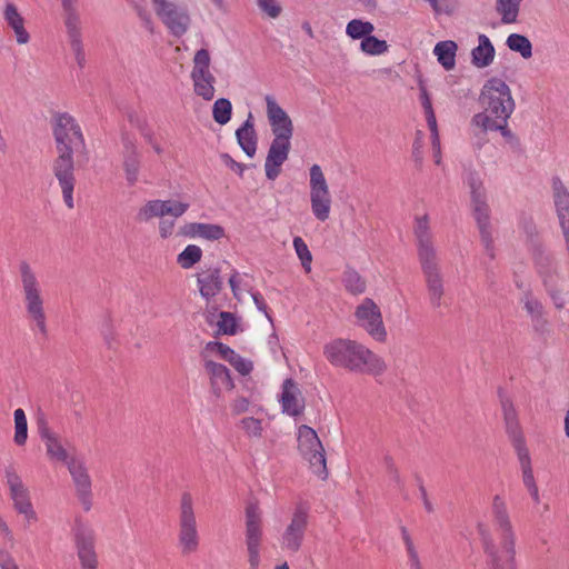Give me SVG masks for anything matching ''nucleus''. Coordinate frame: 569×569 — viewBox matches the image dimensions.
<instances>
[{"instance_id": "obj_1", "label": "nucleus", "mask_w": 569, "mask_h": 569, "mask_svg": "<svg viewBox=\"0 0 569 569\" xmlns=\"http://www.w3.org/2000/svg\"><path fill=\"white\" fill-rule=\"evenodd\" d=\"M264 101L266 114L272 133V141L264 160V171L266 177L273 181L279 177L282 164L289 158L295 127L292 119L274 97L267 94Z\"/></svg>"}, {"instance_id": "obj_2", "label": "nucleus", "mask_w": 569, "mask_h": 569, "mask_svg": "<svg viewBox=\"0 0 569 569\" xmlns=\"http://www.w3.org/2000/svg\"><path fill=\"white\" fill-rule=\"evenodd\" d=\"M327 361L336 367L356 373L380 376L387 370L385 360L363 343L345 338H336L323 347Z\"/></svg>"}, {"instance_id": "obj_3", "label": "nucleus", "mask_w": 569, "mask_h": 569, "mask_svg": "<svg viewBox=\"0 0 569 569\" xmlns=\"http://www.w3.org/2000/svg\"><path fill=\"white\" fill-rule=\"evenodd\" d=\"M413 233L417 239L418 258L425 278L428 299L430 306L433 309H438L442 305L445 283L427 214L416 217Z\"/></svg>"}, {"instance_id": "obj_4", "label": "nucleus", "mask_w": 569, "mask_h": 569, "mask_svg": "<svg viewBox=\"0 0 569 569\" xmlns=\"http://www.w3.org/2000/svg\"><path fill=\"white\" fill-rule=\"evenodd\" d=\"M492 515L500 535L498 546L485 545V552L489 558L490 569H517L516 536L509 518L505 500L496 496L492 501Z\"/></svg>"}, {"instance_id": "obj_5", "label": "nucleus", "mask_w": 569, "mask_h": 569, "mask_svg": "<svg viewBox=\"0 0 569 569\" xmlns=\"http://www.w3.org/2000/svg\"><path fill=\"white\" fill-rule=\"evenodd\" d=\"M532 263L541 286L555 309L562 310L568 303L569 296V290L565 283L563 266L569 269V264L562 262L553 252L542 248L535 250Z\"/></svg>"}, {"instance_id": "obj_6", "label": "nucleus", "mask_w": 569, "mask_h": 569, "mask_svg": "<svg viewBox=\"0 0 569 569\" xmlns=\"http://www.w3.org/2000/svg\"><path fill=\"white\" fill-rule=\"evenodd\" d=\"M18 272L26 319L31 330L39 332L41 336H47L46 299L38 276L28 261H20Z\"/></svg>"}, {"instance_id": "obj_7", "label": "nucleus", "mask_w": 569, "mask_h": 569, "mask_svg": "<svg viewBox=\"0 0 569 569\" xmlns=\"http://www.w3.org/2000/svg\"><path fill=\"white\" fill-rule=\"evenodd\" d=\"M501 410L506 433L517 453L521 467L523 485L535 502H539V490L533 477L531 458L526 445V438L518 418V412L509 398L501 399Z\"/></svg>"}, {"instance_id": "obj_8", "label": "nucleus", "mask_w": 569, "mask_h": 569, "mask_svg": "<svg viewBox=\"0 0 569 569\" xmlns=\"http://www.w3.org/2000/svg\"><path fill=\"white\" fill-rule=\"evenodd\" d=\"M479 103L483 111L477 114L486 116L491 121L498 119V122L503 123L505 119H510L516 108L509 86L498 78H491L483 84Z\"/></svg>"}, {"instance_id": "obj_9", "label": "nucleus", "mask_w": 569, "mask_h": 569, "mask_svg": "<svg viewBox=\"0 0 569 569\" xmlns=\"http://www.w3.org/2000/svg\"><path fill=\"white\" fill-rule=\"evenodd\" d=\"M188 202L177 200H149L140 207L137 219L141 222H148L159 218L158 232L161 239H169L178 236L176 232V219L182 217L189 209Z\"/></svg>"}, {"instance_id": "obj_10", "label": "nucleus", "mask_w": 569, "mask_h": 569, "mask_svg": "<svg viewBox=\"0 0 569 569\" xmlns=\"http://www.w3.org/2000/svg\"><path fill=\"white\" fill-rule=\"evenodd\" d=\"M178 546L182 556L196 553L200 546V535L194 512V501L190 492H183L179 503Z\"/></svg>"}, {"instance_id": "obj_11", "label": "nucleus", "mask_w": 569, "mask_h": 569, "mask_svg": "<svg viewBox=\"0 0 569 569\" xmlns=\"http://www.w3.org/2000/svg\"><path fill=\"white\" fill-rule=\"evenodd\" d=\"M298 450L302 458L309 463L313 475L321 480L328 477L325 448L317 432L309 426L301 425L297 430Z\"/></svg>"}, {"instance_id": "obj_12", "label": "nucleus", "mask_w": 569, "mask_h": 569, "mask_svg": "<svg viewBox=\"0 0 569 569\" xmlns=\"http://www.w3.org/2000/svg\"><path fill=\"white\" fill-rule=\"evenodd\" d=\"M244 542L250 569H258L261 562L263 545L262 511L256 503H250L244 511Z\"/></svg>"}, {"instance_id": "obj_13", "label": "nucleus", "mask_w": 569, "mask_h": 569, "mask_svg": "<svg viewBox=\"0 0 569 569\" xmlns=\"http://www.w3.org/2000/svg\"><path fill=\"white\" fill-rule=\"evenodd\" d=\"M468 186L470 188L472 211L479 228L481 241L488 253L493 257V240L490 229V209L487 203L486 190L482 181L473 174L469 177Z\"/></svg>"}, {"instance_id": "obj_14", "label": "nucleus", "mask_w": 569, "mask_h": 569, "mask_svg": "<svg viewBox=\"0 0 569 569\" xmlns=\"http://www.w3.org/2000/svg\"><path fill=\"white\" fill-rule=\"evenodd\" d=\"M309 197L313 217L325 222L329 219L332 208V197L325 173L319 164H312L309 170Z\"/></svg>"}, {"instance_id": "obj_15", "label": "nucleus", "mask_w": 569, "mask_h": 569, "mask_svg": "<svg viewBox=\"0 0 569 569\" xmlns=\"http://www.w3.org/2000/svg\"><path fill=\"white\" fill-rule=\"evenodd\" d=\"M53 136L57 151L76 153L86 150L81 128L69 113H59L54 117Z\"/></svg>"}, {"instance_id": "obj_16", "label": "nucleus", "mask_w": 569, "mask_h": 569, "mask_svg": "<svg viewBox=\"0 0 569 569\" xmlns=\"http://www.w3.org/2000/svg\"><path fill=\"white\" fill-rule=\"evenodd\" d=\"M6 483L13 509L19 516H22L24 526L36 525L39 521V516L33 507L30 490L14 469H6Z\"/></svg>"}, {"instance_id": "obj_17", "label": "nucleus", "mask_w": 569, "mask_h": 569, "mask_svg": "<svg viewBox=\"0 0 569 569\" xmlns=\"http://www.w3.org/2000/svg\"><path fill=\"white\" fill-rule=\"evenodd\" d=\"M211 58L207 49H200L192 59L190 78L194 93L204 101H211L216 94V77L210 70Z\"/></svg>"}, {"instance_id": "obj_18", "label": "nucleus", "mask_w": 569, "mask_h": 569, "mask_svg": "<svg viewBox=\"0 0 569 569\" xmlns=\"http://www.w3.org/2000/svg\"><path fill=\"white\" fill-rule=\"evenodd\" d=\"M355 319L358 327L363 329L373 340L385 342L387 330L382 320L379 306L370 298L363 299L355 310Z\"/></svg>"}, {"instance_id": "obj_19", "label": "nucleus", "mask_w": 569, "mask_h": 569, "mask_svg": "<svg viewBox=\"0 0 569 569\" xmlns=\"http://www.w3.org/2000/svg\"><path fill=\"white\" fill-rule=\"evenodd\" d=\"M156 14L176 37L183 36L190 27L191 19L188 11L169 0H152Z\"/></svg>"}, {"instance_id": "obj_20", "label": "nucleus", "mask_w": 569, "mask_h": 569, "mask_svg": "<svg viewBox=\"0 0 569 569\" xmlns=\"http://www.w3.org/2000/svg\"><path fill=\"white\" fill-rule=\"evenodd\" d=\"M58 157L53 161L52 170L54 177L59 181L62 191V197L66 206L69 209L74 207L73 203V189H74V162L73 152L57 151Z\"/></svg>"}, {"instance_id": "obj_21", "label": "nucleus", "mask_w": 569, "mask_h": 569, "mask_svg": "<svg viewBox=\"0 0 569 569\" xmlns=\"http://www.w3.org/2000/svg\"><path fill=\"white\" fill-rule=\"evenodd\" d=\"M307 527V511L302 508H297L291 515L289 523L280 535L279 543L281 549L287 552H298L302 546Z\"/></svg>"}, {"instance_id": "obj_22", "label": "nucleus", "mask_w": 569, "mask_h": 569, "mask_svg": "<svg viewBox=\"0 0 569 569\" xmlns=\"http://www.w3.org/2000/svg\"><path fill=\"white\" fill-rule=\"evenodd\" d=\"M68 469L77 489V493L86 510L91 507V477L83 461L71 458L68 462Z\"/></svg>"}, {"instance_id": "obj_23", "label": "nucleus", "mask_w": 569, "mask_h": 569, "mask_svg": "<svg viewBox=\"0 0 569 569\" xmlns=\"http://www.w3.org/2000/svg\"><path fill=\"white\" fill-rule=\"evenodd\" d=\"M203 367L210 381L211 392L216 398H221L224 392L233 389L234 385L226 366L206 360Z\"/></svg>"}, {"instance_id": "obj_24", "label": "nucleus", "mask_w": 569, "mask_h": 569, "mask_svg": "<svg viewBox=\"0 0 569 569\" xmlns=\"http://www.w3.org/2000/svg\"><path fill=\"white\" fill-rule=\"evenodd\" d=\"M2 18L7 27L12 31L19 46L28 44L31 36L26 28V19L12 1H6L2 9Z\"/></svg>"}, {"instance_id": "obj_25", "label": "nucleus", "mask_w": 569, "mask_h": 569, "mask_svg": "<svg viewBox=\"0 0 569 569\" xmlns=\"http://www.w3.org/2000/svg\"><path fill=\"white\" fill-rule=\"evenodd\" d=\"M78 557L83 569H97L93 533L86 527H78L74 533Z\"/></svg>"}, {"instance_id": "obj_26", "label": "nucleus", "mask_w": 569, "mask_h": 569, "mask_svg": "<svg viewBox=\"0 0 569 569\" xmlns=\"http://www.w3.org/2000/svg\"><path fill=\"white\" fill-rule=\"evenodd\" d=\"M282 412L291 417H297L303 412L305 399L298 385L291 379H287L282 385L280 396Z\"/></svg>"}, {"instance_id": "obj_27", "label": "nucleus", "mask_w": 569, "mask_h": 569, "mask_svg": "<svg viewBox=\"0 0 569 569\" xmlns=\"http://www.w3.org/2000/svg\"><path fill=\"white\" fill-rule=\"evenodd\" d=\"M40 437L46 447V453L50 461L67 463L70 461L67 449L58 433L50 428L40 429Z\"/></svg>"}, {"instance_id": "obj_28", "label": "nucleus", "mask_w": 569, "mask_h": 569, "mask_svg": "<svg viewBox=\"0 0 569 569\" xmlns=\"http://www.w3.org/2000/svg\"><path fill=\"white\" fill-rule=\"evenodd\" d=\"M66 28L72 52L79 67L86 63V53L82 43L80 21L76 16H69L66 19Z\"/></svg>"}, {"instance_id": "obj_29", "label": "nucleus", "mask_w": 569, "mask_h": 569, "mask_svg": "<svg viewBox=\"0 0 569 569\" xmlns=\"http://www.w3.org/2000/svg\"><path fill=\"white\" fill-rule=\"evenodd\" d=\"M509 119L503 122L497 120H489L488 117L481 114H473L470 120V128L476 137L485 136L488 131H499L505 138H512V133L508 128Z\"/></svg>"}, {"instance_id": "obj_30", "label": "nucleus", "mask_w": 569, "mask_h": 569, "mask_svg": "<svg viewBox=\"0 0 569 569\" xmlns=\"http://www.w3.org/2000/svg\"><path fill=\"white\" fill-rule=\"evenodd\" d=\"M197 280L200 293L206 299L216 297L222 288V281L218 269H210L206 272L199 273Z\"/></svg>"}, {"instance_id": "obj_31", "label": "nucleus", "mask_w": 569, "mask_h": 569, "mask_svg": "<svg viewBox=\"0 0 569 569\" xmlns=\"http://www.w3.org/2000/svg\"><path fill=\"white\" fill-rule=\"evenodd\" d=\"M472 63L478 68L489 66L495 58V48L486 34L478 37V46L472 50Z\"/></svg>"}, {"instance_id": "obj_32", "label": "nucleus", "mask_w": 569, "mask_h": 569, "mask_svg": "<svg viewBox=\"0 0 569 569\" xmlns=\"http://www.w3.org/2000/svg\"><path fill=\"white\" fill-rule=\"evenodd\" d=\"M236 137L244 153L252 158L257 151V138L253 124L249 119L239 129H237Z\"/></svg>"}, {"instance_id": "obj_33", "label": "nucleus", "mask_w": 569, "mask_h": 569, "mask_svg": "<svg viewBox=\"0 0 569 569\" xmlns=\"http://www.w3.org/2000/svg\"><path fill=\"white\" fill-rule=\"evenodd\" d=\"M457 49V43L451 40L440 41L435 46L433 53L446 70L455 68Z\"/></svg>"}, {"instance_id": "obj_34", "label": "nucleus", "mask_w": 569, "mask_h": 569, "mask_svg": "<svg viewBox=\"0 0 569 569\" xmlns=\"http://www.w3.org/2000/svg\"><path fill=\"white\" fill-rule=\"evenodd\" d=\"M122 167L129 186H134L139 180L140 157L136 149H130L123 154Z\"/></svg>"}, {"instance_id": "obj_35", "label": "nucleus", "mask_w": 569, "mask_h": 569, "mask_svg": "<svg viewBox=\"0 0 569 569\" xmlns=\"http://www.w3.org/2000/svg\"><path fill=\"white\" fill-rule=\"evenodd\" d=\"M420 99H421V104H422V108L425 111L427 124H428V128L431 133L432 143L437 147L438 142H439L438 124H437L436 114H435V111L432 108L431 99H430L426 88H421Z\"/></svg>"}, {"instance_id": "obj_36", "label": "nucleus", "mask_w": 569, "mask_h": 569, "mask_svg": "<svg viewBox=\"0 0 569 569\" xmlns=\"http://www.w3.org/2000/svg\"><path fill=\"white\" fill-rule=\"evenodd\" d=\"M521 1L522 0H496V10L502 23L510 24L517 22Z\"/></svg>"}, {"instance_id": "obj_37", "label": "nucleus", "mask_w": 569, "mask_h": 569, "mask_svg": "<svg viewBox=\"0 0 569 569\" xmlns=\"http://www.w3.org/2000/svg\"><path fill=\"white\" fill-rule=\"evenodd\" d=\"M506 44L511 51L518 52L523 59L532 57V44L526 36L511 33L508 36Z\"/></svg>"}, {"instance_id": "obj_38", "label": "nucleus", "mask_w": 569, "mask_h": 569, "mask_svg": "<svg viewBox=\"0 0 569 569\" xmlns=\"http://www.w3.org/2000/svg\"><path fill=\"white\" fill-rule=\"evenodd\" d=\"M14 420V435L13 442L22 447L27 443L28 440V420L23 409L18 408L13 412Z\"/></svg>"}, {"instance_id": "obj_39", "label": "nucleus", "mask_w": 569, "mask_h": 569, "mask_svg": "<svg viewBox=\"0 0 569 569\" xmlns=\"http://www.w3.org/2000/svg\"><path fill=\"white\" fill-rule=\"evenodd\" d=\"M375 31V26L370 21L352 19L347 23L346 34L353 40L365 39Z\"/></svg>"}, {"instance_id": "obj_40", "label": "nucleus", "mask_w": 569, "mask_h": 569, "mask_svg": "<svg viewBox=\"0 0 569 569\" xmlns=\"http://www.w3.org/2000/svg\"><path fill=\"white\" fill-rule=\"evenodd\" d=\"M202 249L197 244H188L178 256L177 263L182 269H191L202 258Z\"/></svg>"}, {"instance_id": "obj_41", "label": "nucleus", "mask_w": 569, "mask_h": 569, "mask_svg": "<svg viewBox=\"0 0 569 569\" xmlns=\"http://www.w3.org/2000/svg\"><path fill=\"white\" fill-rule=\"evenodd\" d=\"M239 428L250 439H260L263 435V421L254 417H244L238 422Z\"/></svg>"}, {"instance_id": "obj_42", "label": "nucleus", "mask_w": 569, "mask_h": 569, "mask_svg": "<svg viewBox=\"0 0 569 569\" xmlns=\"http://www.w3.org/2000/svg\"><path fill=\"white\" fill-rule=\"evenodd\" d=\"M521 303L532 321H538L543 317L545 311L542 302L531 292H526L522 296Z\"/></svg>"}, {"instance_id": "obj_43", "label": "nucleus", "mask_w": 569, "mask_h": 569, "mask_svg": "<svg viewBox=\"0 0 569 569\" xmlns=\"http://www.w3.org/2000/svg\"><path fill=\"white\" fill-rule=\"evenodd\" d=\"M360 49L368 56H380L389 50V44L385 40H380L373 36H368L360 42Z\"/></svg>"}, {"instance_id": "obj_44", "label": "nucleus", "mask_w": 569, "mask_h": 569, "mask_svg": "<svg viewBox=\"0 0 569 569\" xmlns=\"http://www.w3.org/2000/svg\"><path fill=\"white\" fill-rule=\"evenodd\" d=\"M232 104L226 98H220L214 101L212 108V117L214 121L221 126L228 123L231 119Z\"/></svg>"}, {"instance_id": "obj_45", "label": "nucleus", "mask_w": 569, "mask_h": 569, "mask_svg": "<svg viewBox=\"0 0 569 569\" xmlns=\"http://www.w3.org/2000/svg\"><path fill=\"white\" fill-rule=\"evenodd\" d=\"M401 538L406 547L410 569H422L418 551L406 527H401Z\"/></svg>"}, {"instance_id": "obj_46", "label": "nucleus", "mask_w": 569, "mask_h": 569, "mask_svg": "<svg viewBox=\"0 0 569 569\" xmlns=\"http://www.w3.org/2000/svg\"><path fill=\"white\" fill-rule=\"evenodd\" d=\"M552 194L557 211L569 208V191L559 178L552 179Z\"/></svg>"}, {"instance_id": "obj_47", "label": "nucleus", "mask_w": 569, "mask_h": 569, "mask_svg": "<svg viewBox=\"0 0 569 569\" xmlns=\"http://www.w3.org/2000/svg\"><path fill=\"white\" fill-rule=\"evenodd\" d=\"M293 248L298 256V258L301 261V266L303 270L309 273L311 271V262H312V254L305 242V240L301 237H295L293 238Z\"/></svg>"}, {"instance_id": "obj_48", "label": "nucleus", "mask_w": 569, "mask_h": 569, "mask_svg": "<svg viewBox=\"0 0 569 569\" xmlns=\"http://www.w3.org/2000/svg\"><path fill=\"white\" fill-rule=\"evenodd\" d=\"M343 282L346 289L352 295H360L366 291V281L356 271H348L345 273Z\"/></svg>"}, {"instance_id": "obj_49", "label": "nucleus", "mask_w": 569, "mask_h": 569, "mask_svg": "<svg viewBox=\"0 0 569 569\" xmlns=\"http://www.w3.org/2000/svg\"><path fill=\"white\" fill-rule=\"evenodd\" d=\"M224 237V229L214 223L200 222L199 238L214 241Z\"/></svg>"}, {"instance_id": "obj_50", "label": "nucleus", "mask_w": 569, "mask_h": 569, "mask_svg": "<svg viewBox=\"0 0 569 569\" xmlns=\"http://www.w3.org/2000/svg\"><path fill=\"white\" fill-rule=\"evenodd\" d=\"M217 326L223 335H234L237 332V319L230 312H220Z\"/></svg>"}, {"instance_id": "obj_51", "label": "nucleus", "mask_w": 569, "mask_h": 569, "mask_svg": "<svg viewBox=\"0 0 569 569\" xmlns=\"http://www.w3.org/2000/svg\"><path fill=\"white\" fill-rule=\"evenodd\" d=\"M257 3L260 10L272 19L278 18L281 13V6L278 0H257Z\"/></svg>"}, {"instance_id": "obj_52", "label": "nucleus", "mask_w": 569, "mask_h": 569, "mask_svg": "<svg viewBox=\"0 0 569 569\" xmlns=\"http://www.w3.org/2000/svg\"><path fill=\"white\" fill-rule=\"evenodd\" d=\"M228 362L241 375H248L252 370V363L242 358L236 351L232 353Z\"/></svg>"}, {"instance_id": "obj_53", "label": "nucleus", "mask_w": 569, "mask_h": 569, "mask_svg": "<svg viewBox=\"0 0 569 569\" xmlns=\"http://www.w3.org/2000/svg\"><path fill=\"white\" fill-rule=\"evenodd\" d=\"M207 349L217 352L226 361H229L230 357L234 352L230 347L218 341L208 342Z\"/></svg>"}, {"instance_id": "obj_54", "label": "nucleus", "mask_w": 569, "mask_h": 569, "mask_svg": "<svg viewBox=\"0 0 569 569\" xmlns=\"http://www.w3.org/2000/svg\"><path fill=\"white\" fill-rule=\"evenodd\" d=\"M229 284L231 287L234 298L240 299L244 287L243 274L239 273L238 271H233V273L229 278Z\"/></svg>"}, {"instance_id": "obj_55", "label": "nucleus", "mask_w": 569, "mask_h": 569, "mask_svg": "<svg viewBox=\"0 0 569 569\" xmlns=\"http://www.w3.org/2000/svg\"><path fill=\"white\" fill-rule=\"evenodd\" d=\"M200 222H189L180 228L177 234L186 238L196 239L199 238Z\"/></svg>"}, {"instance_id": "obj_56", "label": "nucleus", "mask_w": 569, "mask_h": 569, "mask_svg": "<svg viewBox=\"0 0 569 569\" xmlns=\"http://www.w3.org/2000/svg\"><path fill=\"white\" fill-rule=\"evenodd\" d=\"M250 402L244 397H238L231 402V411L239 416L249 411Z\"/></svg>"}, {"instance_id": "obj_57", "label": "nucleus", "mask_w": 569, "mask_h": 569, "mask_svg": "<svg viewBox=\"0 0 569 569\" xmlns=\"http://www.w3.org/2000/svg\"><path fill=\"white\" fill-rule=\"evenodd\" d=\"M557 216L560 222V227L563 232L565 240H569V208H562L557 211Z\"/></svg>"}, {"instance_id": "obj_58", "label": "nucleus", "mask_w": 569, "mask_h": 569, "mask_svg": "<svg viewBox=\"0 0 569 569\" xmlns=\"http://www.w3.org/2000/svg\"><path fill=\"white\" fill-rule=\"evenodd\" d=\"M221 159L223 161V163L229 167L231 170H233L234 172H237L239 176H242L243 174V171L246 169V166L243 163H239L237 162L236 160H233L231 158V156L227 154V153H223L221 156Z\"/></svg>"}, {"instance_id": "obj_59", "label": "nucleus", "mask_w": 569, "mask_h": 569, "mask_svg": "<svg viewBox=\"0 0 569 569\" xmlns=\"http://www.w3.org/2000/svg\"><path fill=\"white\" fill-rule=\"evenodd\" d=\"M143 138L146 142L154 150L157 154H161L163 152V148L159 143V141L156 139L154 134L152 132H144Z\"/></svg>"}, {"instance_id": "obj_60", "label": "nucleus", "mask_w": 569, "mask_h": 569, "mask_svg": "<svg viewBox=\"0 0 569 569\" xmlns=\"http://www.w3.org/2000/svg\"><path fill=\"white\" fill-rule=\"evenodd\" d=\"M252 299L256 305V307L263 312L268 319H270V316L268 315V306L263 299V297L259 292L252 293Z\"/></svg>"}, {"instance_id": "obj_61", "label": "nucleus", "mask_w": 569, "mask_h": 569, "mask_svg": "<svg viewBox=\"0 0 569 569\" xmlns=\"http://www.w3.org/2000/svg\"><path fill=\"white\" fill-rule=\"evenodd\" d=\"M386 463L388 466V469H389V472H390V476L392 477V479L397 482V485H401L400 475H399L397 467L395 466L393 460L391 458H386Z\"/></svg>"}, {"instance_id": "obj_62", "label": "nucleus", "mask_w": 569, "mask_h": 569, "mask_svg": "<svg viewBox=\"0 0 569 569\" xmlns=\"http://www.w3.org/2000/svg\"><path fill=\"white\" fill-rule=\"evenodd\" d=\"M137 13H138V17L142 20V22L144 23V26L151 30L152 28V20H151V16L150 13L141 8V7H137Z\"/></svg>"}, {"instance_id": "obj_63", "label": "nucleus", "mask_w": 569, "mask_h": 569, "mask_svg": "<svg viewBox=\"0 0 569 569\" xmlns=\"http://www.w3.org/2000/svg\"><path fill=\"white\" fill-rule=\"evenodd\" d=\"M0 567L1 569H20L16 560L10 555L0 559Z\"/></svg>"}, {"instance_id": "obj_64", "label": "nucleus", "mask_w": 569, "mask_h": 569, "mask_svg": "<svg viewBox=\"0 0 569 569\" xmlns=\"http://www.w3.org/2000/svg\"><path fill=\"white\" fill-rule=\"evenodd\" d=\"M563 430L567 438H569V409L566 411L565 415Z\"/></svg>"}]
</instances>
